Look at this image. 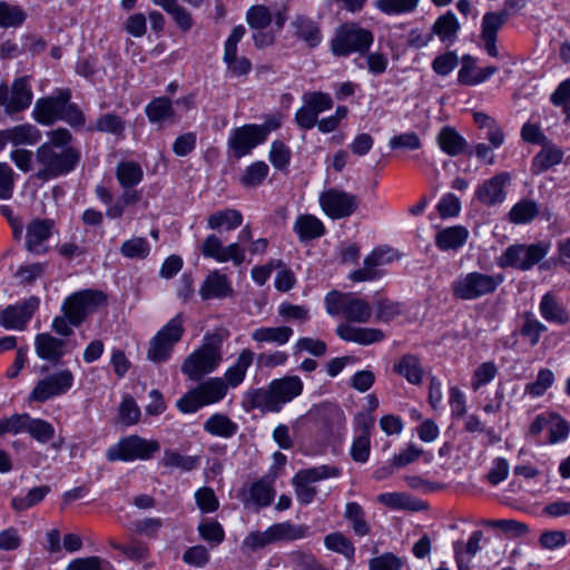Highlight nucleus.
Returning <instances> with one entry per match:
<instances>
[{
    "label": "nucleus",
    "mask_w": 570,
    "mask_h": 570,
    "mask_svg": "<svg viewBox=\"0 0 570 570\" xmlns=\"http://www.w3.org/2000/svg\"><path fill=\"white\" fill-rule=\"evenodd\" d=\"M48 141L36 150V160L41 168L36 177L47 181L65 176L76 169L80 161V151L70 146L71 132L66 128H57L47 132Z\"/></svg>",
    "instance_id": "obj_1"
},
{
    "label": "nucleus",
    "mask_w": 570,
    "mask_h": 570,
    "mask_svg": "<svg viewBox=\"0 0 570 570\" xmlns=\"http://www.w3.org/2000/svg\"><path fill=\"white\" fill-rule=\"evenodd\" d=\"M302 392V380L297 375H287L271 381L266 387L247 391L244 402L250 410L277 413L283 405L299 396Z\"/></svg>",
    "instance_id": "obj_2"
},
{
    "label": "nucleus",
    "mask_w": 570,
    "mask_h": 570,
    "mask_svg": "<svg viewBox=\"0 0 570 570\" xmlns=\"http://www.w3.org/2000/svg\"><path fill=\"white\" fill-rule=\"evenodd\" d=\"M222 347L223 337L220 334L205 335L203 344L185 358L181 372L191 381H200L220 365L223 361Z\"/></svg>",
    "instance_id": "obj_3"
},
{
    "label": "nucleus",
    "mask_w": 570,
    "mask_h": 570,
    "mask_svg": "<svg viewBox=\"0 0 570 570\" xmlns=\"http://www.w3.org/2000/svg\"><path fill=\"white\" fill-rule=\"evenodd\" d=\"M374 41L371 30L356 22H346L336 28L331 40V51L336 57H347L352 53L365 55Z\"/></svg>",
    "instance_id": "obj_4"
},
{
    "label": "nucleus",
    "mask_w": 570,
    "mask_h": 570,
    "mask_svg": "<svg viewBox=\"0 0 570 570\" xmlns=\"http://www.w3.org/2000/svg\"><path fill=\"white\" fill-rule=\"evenodd\" d=\"M502 282L501 274L470 272L455 278L451 284V292L456 299L474 301L494 293Z\"/></svg>",
    "instance_id": "obj_5"
},
{
    "label": "nucleus",
    "mask_w": 570,
    "mask_h": 570,
    "mask_svg": "<svg viewBox=\"0 0 570 570\" xmlns=\"http://www.w3.org/2000/svg\"><path fill=\"white\" fill-rule=\"evenodd\" d=\"M228 392V385L222 377H209L188 391L177 401L183 413H194L203 406L220 402Z\"/></svg>",
    "instance_id": "obj_6"
},
{
    "label": "nucleus",
    "mask_w": 570,
    "mask_h": 570,
    "mask_svg": "<svg viewBox=\"0 0 570 570\" xmlns=\"http://www.w3.org/2000/svg\"><path fill=\"white\" fill-rule=\"evenodd\" d=\"M324 303L330 315L342 314L348 322L366 323L372 316L370 303L352 293L332 291L326 294Z\"/></svg>",
    "instance_id": "obj_7"
},
{
    "label": "nucleus",
    "mask_w": 570,
    "mask_h": 570,
    "mask_svg": "<svg viewBox=\"0 0 570 570\" xmlns=\"http://www.w3.org/2000/svg\"><path fill=\"white\" fill-rule=\"evenodd\" d=\"M107 294L100 289H81L70 294L62 303V313L70 316L75 327L80 326L85 320L107 305Z\"/></svg>",
    "instance_id": "obj_8"
},
{
    "label": "nucleus",
    "mask_w": 570,
    "mask_h": 570,
    "mask_svg": "<svg viewBox=\"0 0 570 570\" xmlns=\"http://www.w3.org/2000/svg\"><path fill=\"white\" fill-rule=\"evenodd\" d=\"M549 242L533 244H515L509 246L498 259L500 267H512L519 271H530L550 252Z\"/></svg>",
    "instance_id": "obj_9"
},
{
    "label": "nucleus",
    "mask_w": 570,
    "mask_h": 570,
    "mask_svg": "<svg viewBox=\"0 0 570 570\" xmlns=\"http://www.w3.org/2000/svg\"><path fill=\"white\" fill-rule=\"evenodd\" d=\"M160 449L156 440H146L139 435L132 434L122 438L118 443L109 446L106 451V458L110 462L115 461H146L154 456Z\"/></svg>",
    "instance_id": "obj_10"
},
{
    "label": "nucleus",
    "mask_w": 570,
    "mask_h": 570,
    "mask_svg": "<svg viewBox=\"0 0 570 570\" xmlns=\"http://www.w3.org/2000/svg\"><path fill=\"white\" fill-rule=\"evenodd\" d=\"M184 332L183 314H177L150 340L147 358L154 363L167 361L170 357L174 346L180 341Z\"/></svg>",
    "instance_id": "obj_11"
},
{
    "label": "nucleus",
    "mask_w": 570,
    "mask_h": 570,
    "mask_svg": "<svg viewBox=\"0 0 570 570\" xmlns=\"http://www.w3.org/2000/svg\"><path fill=\"white\" fill-rule=\"evenodd\" d=\"M33 92L28 76L16 78L10 86L0 83V107L8 116L28 109L32 102Z\"/></svg>",
    "instance_id": "obj_12"
},
{
    "label": "nucleus",
    "mask_w": 570,
    "mask_h": 570,
    "mask_svg": "<svg viewBox=\"0 0 570 570\" xmlns=\"http://www.w3.org/2000/svg\"><path fill=\"white\" fill-rule=\"evenodd\" d=\"M318 202L324 214L332 219L352 216L360 205L356 195L335 187L322 191Z\"/></svg>",
    "instance_id": "obj_13"
},
{
    "label": "nucleus",
    "mask_w": 570,
    "mask_h": 570,
    "mask_svg": "<svg viewBox=\"0 0 570 570\" xmlns=\"http://www.w3.org/2000/svg\"><path fill=\"white\" fill-rule=\"evenodd\" d=\"M73 381V374L68 368L47 375L36 383L29 394V401L43 403L52 397L62 395L72 387Z\"/></svg>",
    "instance_id": "obj_14"
},
{
    "label": "nucleus",
    "mask_w": 570,
    "mask_h": 570,
    "mask_svg": "<svg viewBox=\"0 0 570 570\" xmlns=\"http://www.w3.org/2000/svg\"><path fill=\"white\" fill-rule=\"evenodd\" d=\"M39 307V298L30 296L28 299L7 306L0 314V325L6 330L22 331Z\"/></svg>",
    "instance_id": "obj_15"
},
{
    "label": "nucleus",
    "mask_w": 570,
    "mask_h": 570,
    "mask_svg": "<svg viewBox=\"0 0 570 570\" xmlns=\"http://www.w3.org/2000/svg\"><path fill=\"white\" fill-rule=\"evenodd\" d=\"M71 98L70 90H60L56 96L40 98L32 110L35 120L41 125L50 126L60 120L61 109Z\"/></svg>",
    "instance_id": "obj_16"
},
{
    "label": "nucleus",
    "mask_w": 570,
    "mask_h": 570,
    "mask_svg": "<svg viewBox=\"0 0 570 570\" xmlns=\"http://www.w3.org/2000/svg\"><path fill=\"white\" fill-rule=\"evenodd\" d=\"M55 220L49 218L32 219L26 227V248L36 255H43L49 252L47 242L52 236Z\"/></svg>",
    "instance_id": "obj_17"
},
{
    "label": "nucleus",
    "mask_w": 570,
    "mask_h": 570,
    "mask_svg": "<svg viewBox=\"0 0 570 570\" xmlns=\"http://www.w3.org/2000/svg\"><path fill=\"white\" fill-rule=\"evenodd\" d=\"M264 142L256 130V125H244L232 130L228 147L237 159L248 155L256 146Z\"/></svg>",
    "instance_id": "obj_18"
},
{
    "label": "nucleus",
    "mask_w": 570,
    "mask_h": 570,
    "mask_svg": "<svg viewBox=\"0 0 570 570\" xmlns=\"http://www.w3.org/2000/svg\"><path fill=\"white\" fill-rule=\"evenodd\" d=\"M35 350L39 358L57 365L67 354V342L49 333H40L35 337Z\"/></svg>",
    "instance_id": "obj_19"
},
{
    "label": "nucleus",
    "mask_w": 570,
    "mask_h": 570,
    "mask_svg": "<svg viewBox=\"0 0 570 570\" xmlns=\"http://www.w3.org/2000/svg\"><path fill=\"white\" fill-rule=\"evenodd\" d=\"M505 22L507 19L504 18V14L501 16L498 11L487 12L482 18L480 38L483 42L485 51L491 57L495 58L499 56L497 36Z\"/></svg>",
    "instance_id": "obj_20"
},
{
    "label": "nucleus",
    "mask_w": 570,
    "mask_h": 570,
    "mask_svg": "<svg viewBox=\"0 0 570 570\" xmlns=\"http://www.w3.org/2000/svg\"><path fill=\"white\" fill-rule=\"evenodd\" d=\"M509 180L507 173H501L485 180L476 189L475 196L480 203L492 206L502 203L505 198L504 186Z\"/></svg>",
    "instance_id": "obj_21"
},
{
    "label": "nucleus",
    "mask_w": 570,
    "mask_h": 570,
    "mask_svg": "<svg viewBox=\"0 0 570 570\" xmlns=\"http://www.w3.org/2000/svg\"><path fill=\"white\" fill-rule=\"evenodd\" d=\"M337 336L346 342H353L361 345H370L381 342L384 333L379 328L354 327L350 324L342 323L336 327Z\"/></svg>",
    "instance_id": "obj_22"
},
{
    "label": "nucleus",
    "mask_w": 570,
    "mask_h": 570,
    "mask_svg": "<svg viewBox=\"0 0 570 570\" xmlns=\"http://www.w3.org/2000/svg\"><path fill=\"white\" fill-rule=\"evenodd\" d=\"M233 288L227 276L218 271L212 272L203 282L199 295L203 299L225 298L232 295Z\"/></svg>",
    "instance_id": "obj_23"
},
{
    "label": "nucleus",
    "mask_w": 570,
    "mask_h": 570,
    "mask_svg": "<svg viewBox=\"0 0 570 570\" xmlns=\"http://www.w3.org/2000/svg\"><path fill=\"white\" fill-rule=\"evenodd\" d=\"M469 238V230L461 225L440 229L435 235V245L442 252L460 249Z\"/></svg>",
    "instance_id": "obj_24"
},
{
    "label": "nucleus",
    "mask_w": 570,
    "mask_h": 570,
    "mask_svg": "<svg viewBox=\"0 0 570 570\" xmlns=\"http://www.w3.org/2000/svg\"><path fill=\"white\" fill-rule=\"evenodd\" d=\"M294 35L304 41L309 48L317 47L322 40V31L317 22L306 16H297L292 21Z\"/></svg>",
    "instance_id": "obj_25"
},
{
    "label": "nucleus",
    "mask_w": 570,
    "mask_h": 570,
    "mask_svg": "<svg viewBox=\"0 0 570 570\" xmlns=\"http://www.w3.org/2000/svg\"><path fill=\"white\" fill-rule=\"evenodd\" d=\"M542 149L533 157L531 173L540 175L549 168L560 164L563 159V151L549 140L541 145Z\"/></svg>",
    "instance_id": "obj_26"
},
{
    "label": "nucleus",
    "mask_w": 570,
    "mask_h": 570,
    "mask_svg": "<svg viewBox=\"0 0 570 570\" xmlns=\"http://www.w3.org/2000/svg\"><path fill=\"white\" fill-rule=\"evenodd\" d=\"M254 357L255 354L249 348H244L240 351L236 362L226 370L223 377L228 387L234 389L243 383L246 376V372L252 365Z\"/></svg>",
    "instance_id": "obj_27"
},
{
    "label": "nucleus",
    "mask_w": 570,
    "mask_h": 570,
    "mask_svg": "<svg viewBox=\"0 0 570 570\" xmlns=\"http://www.w3.org/2000/svg\"><path fill=\"white\" fill-rule=\"evenodd\" d=\"M275 491L265 480H258L249 485L244 497L246 507H255L256 509L267 507L272 503Z\"/></svg>",
    "instance_id": "obj_28"
},
{
    "label": "nucleus",
    "mask_w": 570,
    "mask_h": 570,
    "mask_svg": "<svg viewBox=\"0 0 570 570\" xmlns=\"http://www.w3.org/2000/svg\"><path fill=\"white\" fill-rule=\"evenodd\" d=\"M468 62H473V59L470 56L464 57L463 66L458 75L459 82L465 86H475L481 83L498 71V68L494 66L474 68L472 65H468Z\"/></svg>",
    "instance_id": "obj_29"
},
{
    "label": "nucleus",
    "mask_w": 570,
    "mask_h": 570,
    "mask_svg": "<svg viewBox=\"0 0 570 570\" xmlns=\"http://www.w3.org/2000/svg\"><path fill=\"white\" fill-rule=\"evenodd\" d=\"M393 371L403 376L409 383L419 385L423 380V367L413 354L403 355L394 365Z\"/></svg>",
    "instance_id": "obj_30"
},
{
    "label": "nucleus",
    "mask_w": 570,
    "mask_h": 570,
    "mask_svg": "<svg viewBox=\"0 0 570 570\" xmlns=\"http://www.w3.org/2000/svg\"><path fill=\"white\" fill-rule=\"evenodd\" d=\"M460 22L452 11H448L440 16L432 26L433 36H438L442 42L452 45L458 31L460 30Z\"/></svg>",
    "instance_id": "obj_31"
},
{
    "label": "nucleus",
    "mask_w": 570,
    "mask_h": 570,
    "mask_svg": "<svg viewBox=\"0 0 570 570\" xmlns=\"http://www.w3.org/2000/svg\"><path fill=\"white\" fill-rule=\"evenodd\" d=\"M7 142L14 146L29 145L33 146L41 139V131L31 124L17 125L4 130Z\"/></svg>",
    "instance_id": "obj_32"
},
{
    "label": "nucleus",
    "mask_w": 570,
    "mask_h": 570,
    "mask_svg": "<svg viewBox=\"0 0 570 570\" xmlns=\"http://www.w3.org/2000/svg\"><path fill=\"white\" fill-rule=\"evenodd\" d=\"M204 430L212 435L229 439L237 433L238 425L227 415L215 413L204 423Z\"/></svg>",
    "instance_id": "obj_33"
},
{
    "label": "nucleus",
    "mask_w": 570,
    "mask_h": 570,
    "mask_svg": "<svg viewBox=\"0 0 570 570\" xmlns=\"http://www.w3.org/2000/svg\"><path fill=\"white\" fill-rule=\"evenodd\" d=\"M293 335V330L288 326L278 327H258L250 334L253 341L257 343H273L276 345L286 344Z\"/></svg>",
    "instance_id": "obj_34"
},
{
    "label": "nucleus",
    "mask_w": 570,
    "mask_h": 570,
    "mask_svg": "<svg viewBox=\"0 0 570 570\" xmlns=\"http://www.w3.org/2000/svg\"><path fill=\"white\" fill-rule=\"evenodd\" d=\"M294 230L301 240L314 239L325 234L323 223L313 215H301L294 223Z\"/></svg>",
    "instance_id": "obj_35"
},
{
    "label": "nucleus",
    "mask_w": 570,
    "mask_h": 570,
    "mask_svg": "<svg viewBox=\"0 0 570 570\" xmlns=\"http://www.w3.org/2000/svg\"><path fill=\"white\" fill-rule=\"evenodd\" d=\"M153 2L170 14L181 31L186 32L191 29L194 24L191 13L180 6L178 0H153Z\"/></svg>",
    "instance_id": "obj_36"
},
{
    "label": "nucleus",
    "mask_w": 570,
    "mask_h": 570,
    "mask_svg": "<svg viewBox=\"0 0 570 570\" xmlns=\"http://www.w3.org/2000/svg\"><path fill=\"white\" fill-rule=\"evenodd\" d=\"M440 148L449 156H458L466 148V140L452 127H444L438 135Z\"/></svg>",
    "instance_id": "obj_37"
},
{
    "label": "nucleus",
    "mask_w": 570,
    "mask_h": 570,
    "mask_svg": "<svg viewBox=\"0 0 570 570\" xmlns=\"http://www.w3.org/2000/svg\"><path fill=\"white\" fill-rule=\"evenodd\" d=\"M243 223V216L237 209L228 208L218 210L207 218V226L210 229L225 228L226 230H233L239 227Z\"/></svg>",
    "instance_id": "obj_38"
},
{
    "label": "nucleus",
    "mask_w": 570,
    "mask_h": 570,
    "mask_svg": "<svg viewBox=\"0 0 570 570\" xmlns=\"http://www.w3.org/2000/svg\"><path fill=\"white\" fill-rule=\"evenodd\" d=\"M539 308L542 317L548 322L561 325L569 322L567 311L557 302L551 293H547L542 296Z\"/></svg>",
    "instance_id": "obj_39"
},
{
    "label": "nucleus",
    "mask_w": 570,
    "mask_h": 570,
    "mask_svg": "<svg viewBox=\"0 0 570 570\" xmlns=\"http://www.w3.org/2000/svg\"><path fill=\"white\" fill-rule=\"evenodd\" d=\"M273 543L278 541H292L307 537L308 527L281 522L269 527Z\"/></svg>",
    "instance_id": "obj_40"
},
{
    "label": "nucleus",
    "mask_w": 570,
    "mask_h": 570,
    "mask_svg": "<svg viewBox=\"0 0 570 570\" xmlns=\"http://www.w3.org/2000/svg\"><path fill=\"white\" fill-rule=\"evenodd\" d=\"M146 115L150 122L160 124L174 117L175 110L170 99L158 97L153 99L145 108Z\"/></svg>",
    "instance_id": "obj_41"
},
{
    "label": "nucleus",
    "mask_w": 570,
    "mask_h": 570,
    "mask_svg": "<svg viewBox=\"0 0 570 570\" xmlns=\"http://www.w3.org/2000/svg\"><path fill=\"white\" fill-rule=\"evenodd\" d=\"M166 468L189 472L198 468L200 460L194 455H183L174 450H165L160 462Z\"/></svg>",
    "instance_id": "obj_42"
},
{
    "label": "nucleus",
    "mask_w": 570,
    "mask_h": 570,
    "mask_svg": "<svg viewBox=\"0 0 570 570\" xmlns=\"http://www.w3.org/2000/svg\"><path fill=\"white\" fill-rule=\"evenodd\" d=\"M539 214V206L534 200L522 199L509 212L511 223L521 225L532 222Z\"/></svg>",
    "instance_id": "obj_43"
},
{
    "label": "nucleus",
    "mask_w": 570,
    "mask_h": 570,
    "mask_svg": "<svg viewBox=\"0 0 570 570\" xmlns=\"http://www.w3.org/2000/svg\"><path fill=\"white\" fill-rule=\"evenodd\" d=\"M341 475V469L335 465H320L299 470L295 476L298 482L313 483Z\"/></svg>",
    "instance_id": "obj_44"
},
{
    "label": "nucleus",
    "mask_w": 570,
    "mask_h": 570,
    "mask_svg": "<svg viewBox=\"0 0 570 570\" xmlns=\"http://www.w3.org/2000/svg\"><path fill=\"white\" fill-rule=\"evenodd\" d=\"M88 130L121 136L125 131V121L120 116L108 112L98 117L96 122L88 127Z\"/></svg>",
    "instance_id": "obj_45"
},
{
    "label": "nucleus",
    "mask_w": 570,
    "mask_h": 570,
    "mask_svg": "<svg viewBox=\"0 0 570 570\" xmlns=\"http://www.w3.org/2000/svg\"><path fill=\"white\" fill-rule=\"evenodd\" d=\"M344 518L351 522L353 531L364 537L370 533V525L365 520V512L357 502H348L345 507Z\"/></svg>",
    "instance_id": "obj_46"
},
{
    "label": "nucleus",
    "mask_w": 570,
    "mask_h": 570,
    "mask_svg": "<svg viewBox=\"0 0 570 570\" xmlns=\"http://www.w3.org/2000/svg\"><path fill=\"white\" fill-rule=\"evenodd\" d=\"M141 167L132 161L120 163L116 169V176L124 188H129L138 185L142 179Z\"/></svg>",
    "instance_id": "obj_47"
},
{
    "label": "nucleus",
    "mask_w": 570,
    "mask_h": 570,
    "mask_svg": "<svg viewBox=\"0 0 570 570\" xmlns=\"http://www.w3.org/2000/svg\"><path fill=\"white\" fill-rule=\"evenodd\" d=\"M547 331L544 324L534 317L531 312L523 314V324L520 327V335L525 338L531 346H535L541 337V334Z\"/></svg>",
    "instance_id": "obj_48"
},
{
    "label": "nucleus",
    "mask_w": 570,
    "mask_h": 570,
    "mask_svg": "<svg viewBox=\"0 0 570 570\" xmlns=\"http://www.w3.org/2000/svg\"><path fill=\"white\" fill-rule=\"evenodd\" d=\"M51 491L49 485L32 488L23 497H16L11 500V507L16 511H24L41 502Z\"/></svg>",
    "instance_id": "obj_49"
},
{
    "label": "nucleus",
    "mask_w": 570,
    "mask_h": 570,
    "mask_svg": "<svg viewBox=\"0 0 570 570\" xmlns=\"http://www.w3.org/2000/svg\"><path fill=\"white\" fill-rule=\"evenodd\" d=\"M420 0H376L375 7L387 16H400L413 12Z\"/></svg>",
    "instance_id": "obj_50"
},
{
    "label": "nucleus",
    "mask_w": 570,
    "mask_h": 570,
    "mask_svg": "<svg viewBox=\"0 0 570 570\" xmlns=\"http://www.w3.org/2000/svg\"><path fill=\"white\" fill-rule=\"evenodd\" d=\"M482 523L487 527L501 530L510 538H521L527 535L530 531L525 523L513 519L484 520Z\"/></svg>",
    "instance_id": "obj_51"
},
{
    "label": "nucleus",
    "mask_w": 570,
    "mask_h": 570,
    "mask_svg": "<svg viewBox=\"0 0 570 570\" xmlns=\"http://www.w3.org/2000/svg\"><path fill=\"white\" fill-rule=\"evenodd\" d=\"M110 547L120 551L128 559L140 562L149 556L148 546L141 541L131 540L128 544H121L115 539L109 540Z\"/></svg>",
    "instance_id": "obj_52"
},
{
    "label": "nucleus",
    "mask_w": 570,
    "mask_h": 570,
    "mask_svg": "<svg viewBox=\"0 0 570 570\" xmlns=\"http://www.w3.org/2000/svg\"><path fill=\"white\" fill-rule=\"evenodd\" d=\"M120 253L130 259H145L150 253V246L146 238L132 237L121 244Z\"/></svg>",
    "instance_id": "obj_53"
},
{
    "label": "nucleus",
    "mask_w": 570,
    "mask_h": 570,
    "mask_svg": "<svg viewBox=\"0 0 570 570\" xmlns=\"http://www.w3.org/2000/svg\"><path fill=\"white\" fill-rule=\"evenodd\" d=\"M26 12L18 6L0 1V28H16L24 22Z\"/></svg>",
    "instance_id": "obj_54"
},
{
    "label": "nucleus",
    "mask_w": 570,
    "mask_h": 570,
    "mask_svg": "<svg viewBox=\"0 0 570 570\" xmlns=\"http://www.w3.org/2000/svg\"><path fill=\"white\" fill-rule=\"evenodd\" d=\"M269 168L266 163L255 161L246 167L243 176L240 177V183L245 187H257L265 180Z\"/></svg>",
    "instance_id": "obj_55"
},
{
    "label": "nucleus",
    "mask_w": 570,
    "mask_h": 570,
    "mask_svg": "<svg viewBox=\"0 0 570 570\" xmlns=\"http://www.w3.org/2000/svg\"><path fill=\"white\" fill-rule=\"evenodd\" d=\"M302 100L317 117L320 114L332 109L334 105L332 97L322 91H307L302 96Z\"/></svg>",
    "instance_id": "obj_56"
},
{
    "label": "nucleus",
    "mask_w": 570,
    "mask_h": 570,
    "mask_svg": "<svg viewBox=\"0 0 570 570\" xmlns=\"http://www.w3.org/2000/svg\"><path fill=\"white\" fill-rule=\"evenodd\" d=\"M324 544L328 550L341 553L346 558H352L355 552L352 541L341 532L327 534L324 538Z\"/></svg>",
    "instance_id": "obj_57"
},
{
    "label": "nucleus",
    "mask_w": 570,
    "mask_h": 570,
    "mask_svg": "<svg viewBox=\"0 0 570 570\" xmlns=\"http://www.w3.org/2000/svg\"><path fill=\"white\" fill-rule=\"evenodd\" d=\"M27 433L40 443H47L55 436V428L51 423L42 419H33L30 416Z\"/></svg>",
    "instance_id": "obj_58"
},
{
    "label": "nucleus",
    "mask_w": 570,
    "mask_h": 570,
    "mask_svg": "<svg viewBox=\"0 0 570 570\" xmlns=\"http://www.w3.org/2000/svg\"><path fill=\"white\" fill-rule=\"evenodd\" d=\"M199 535L213 546L224 541L225 532L222 524L216 520H205L198 525Z\"/></svg>",
    "instance_id": "obj_59"
},
{
    "label": "nucleus",
    "mask_w": 570,
    "mask_h": 570,
    "mask_svg": "<svg viewBox=\"0 0 570 570\" xmlns=\"http://www.w3.org/2000/svg\"><path fill=\"white\" fill-rule=\"evenodd\" d=\"M118 419L122 425L129 426L136 424L140 419V409L136 401L127 395L119 405Z\"/></svg>",
    "instance_id": "obj_60"
},
{
    "label": "nucleus",
    "mask_w": 570,
    "mask_h": 570,
    "mask_svg": "<svg viewBox=\"0 0 570 570\" xmlns=\"http://www.w3.org/2000/svg\"><path fill=\"white\" fill-rule=\"evenodd\" d=\"M291 149L279 140L272 142L269 151V161L272 165L281 171H285L291 161Z\"/></svg>",
    "instance_id": "obj_61"
},
{
    "label": "nucleus",
    "mask_w": 570,
    "mask_h": 570,
    "mask_svg": "<svg viewBox=\"0 0 570 570\" xmlns=\"http://www.w3.org/2000/svg\"><path fill=\"white\" fill-rule=\"evenodd\" d=\"M273 16L265 6L257 4L248 9L246 21L253 29H265L272 22Z\"/></svg>",
    "instance_id": "obj_62"
},
{
    "label": "nucleus",
    "mask_w": 570,
    "mask_h": 570,
    "mask_svg": "<svg viewBox=\"0 0 570 570\" xmlns=\"http://www.w3.org/2000/svg\"><path fill=\"white\" fill-rule=\"evenodd\" d=\"M30 422L29 414H13L10 417L0 420V435L12 433L19 434L27 432Z\"/></svg>",
    "instance_id": "obj_63"
},
{
    "label": "nucleus",
    "mask_w": 570,
    "mask_h": 570,
    "mask_svg": "<svg viewBox=\"0 0 570 570\" xmlns=\"http://www.w3.org/2000/svg\"><path fill=\"white\" fill-rule=\"evenodd\" d=\"M224 62L227 65L228 72L234 77L246 76L252 70V62L246 57H238L237 51L229 55L224 51Z\"/></svg>",
    "instance_id": "obj_64"
}]
</instances>
